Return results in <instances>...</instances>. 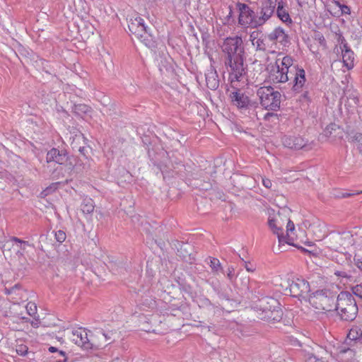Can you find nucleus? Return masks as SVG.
Wrapping results in <instances>:
<instances>
[{"label": "nucleus", "mask_w": 362, "mask_h": 362, "mask_svg": "<svg viewBox=\"0 0 362 362\" xmlns=\"http://www.w3.org/2000/svg\"><path fill=\"white\" fill-rule=\"evenodd\" d=\"M224 64L228 69L231 81H240L246 75L247 64L243 40L240 36L235 35L226 37L221 46Z\"/></svg>", "instance_id": "obj_1"}, {"label": "nucleus", "mask_w": 362, "mask_h": 362, "mask_svg": "<svg viewBox=\"0 0 362 362\" xmlns=\"http://www.w3.org/2000/svg\"><path fill=\"white\" fill-rule=\"evenodd\" d=\"M148 154L152 164L161 173L164 180L175 176L184 177L185 175L186 168L182 160L177 158L171 160L166 151L159 149L158 152H155L152 148L151 150L148 149Z\"/></svg>", "instance_id": "obj_2"}, {"label": "nucleus", "mask_w": 362, "mask_h": 362, "mask_svg": "<svg viewBox=\"0 0 362 362\" xmlns=\"http://www.w3.org/2000/svg\"><path fill=\"white\" fill-rule=\"evenodd\" d=\"M254 310L258 318L268 322H279L283 311L278 300L271 296H264L255 303Z\"/></svg>", "instance_id": "obj_3"}, {"label": "nucleus", "mask_w": 362, "mask_h": 362, "mask_svg": "<svg viewBox=\"0 0 362 362\" xmlns=\"http://www.w3.org/2000/svg\"><path fill=\"white\" fill-rule=\"evenodd\" d=\"M334 311L342 321L351 322L357 316L358 308L353 294L349 291H341L337 294Z\"/></svg>", "instance_id": "obj_4"}, {"label": "nucleus", "mask_w": 362, "mask_h": 362, "mask_svg": "<svg viewBox=\"0 0 362 362\" xmlns=\"http://www.w3.org/2000/svg\"><path fill=\"white\" fill-rule=\"evenodd\" d=\"M293 59L290 56H285L279 64V70L284 75H293L292 90L295 93H302L306 82L305 71L303 68L293 66Z\"/></svg>", "instance_id": "obj_5"}, {"label": "nucleus", "mask_w": 362, "mask_h": 362, "mask_svg": "<svg viewBox=\"0 0 362 362\" xmlns=\"http://www.w3.org/2000/svg\"><path fill=\"white\" fill-rule=\"evenodd\" d=\"M337 296L335 291L324 288L310 293L308 301L317 310L332 312L334 311Z\"/></svg>", "instance_id": "obj_6"}, {"label": "nucleus", "mask_w": 362, "mask_h": 362, "mask_svg": "<svg viewBox=\"0 0 362 362\" xmlns=\"http://www.w3.org/2000/svg\"><path fill=\"white\" fill-rule=\"evenodd\" d=\"M261 105L267 110L278 111L281 106V95L272 86L260 87L257 90Z\"/></svg>", "instance_id": "obj_7"}, {"label": "nucleus", "mask_w": 362, "mask_h": 362, "mask_svg": "<svg viewBox=\"0 0 362 362\" xmlns=\"http://www.w3.org/2000/svg\"><path fill=\"white\" fill-rule=\"evenodd\" d=\"M129 31L139 39L146 47H154L155 41L152 35L148 32V28L144 24V20L139 17L131 18L128 22Z\"/></svg>", "instance_id": "obj_8"}, {"label": "nucleus", "mask_w": 362, "mask_h": 362, "mask_svg": "<svg viewBox=\"0 0 362 362\" xmlns=\"http://www.w3.org/2000/svg\"><path fill=\"white\" fill-rule=\"evenodd\" d=\"M276 1L264 0L255 9L256 28L263 25L274 13Z\"/></svg>", "instance_id": "obj_9"}, {"label": "nucleus", "mask_w": 362, "mask_h": 362, "mask_svg": "<svg viewBox=\"0 0 362 362\" xmlns=\"http://www.w3.org/2000/svg\"><path fill=\"white\" fill-rule=\"evenodd\" d=\"M228 96L232 105L236 107L238 110H246L255 107V103L252 102L240 88H233Z\"/></svg>", "instance_id": "obj_10"}, {"label": "nucleus", "mask_w": 362, "mask_h": 362, "mask_svg": "<svg viewBox=\"0 0 362 362\" xmlns=\"http://www.w3.org/2000/svg\"><path fill=\"white\" fill-rule=\"evenodd\" d=\"M236 8L239 12L238 23L242 26L256 28L255 8L245 3L238 2Z\"/></svg>", "instance_id": "obj_11"}, {"label": "nucleus", "mask_w": 362, "mask_h": 362, "mask_svg": "<svg viewBox=\"0 0 362 362\" xmlns=\"http://www.w3.org/2000/svg\"><path fill=\"white\" fill-rule=\"evenodd\" d=\"M353 243V235L349 231L332 233L329 238V247L339 251L341 247L346 248Z\"/></svg>", "instance_id": "obj_12"}, {"label": "nucleus", "mask_w": 362, "mask_h": 362, "mask_svg": "<svg viewBox=\"0 0 362 362\" xmlns=\"http://www.w3.org/2000/svg\"><path fill=\"white\" fill-rule=\"evenodd\" d=\"M290 295L295 298L306 299L309 298L310 287L308 281L296 279L288 284Z\"/></svg>", "instance_id": "obj_13"}, {"label": "nucleus", "mask_w": 362, "mask_h": 362, "mask_svg": "<svg viewBox=\"0 0 362 362\" xmlns=\"http://www.w3.org/2000/svg\"><path fill=\"white\" fill-rule=\"evenodd\" d=\"M140 297L138 306L141 310H146L153 309L156 306V301L153 296V291L151 290L149 285L142 286L137 292Z\"/></svg>", "instance_id": "obj_14"}, {"label": "nucleus", "mask_w": 362, "mask_h": 362, "mask_svg": "<svg viewBox=\"0 0 362 362\" xmlns=\"http://www.w3.org/2000/svg\"><path fill=\"white\" fill-rule=\"evenodd\" d=\"M71 340L85 349H91L94 346L93 339L88 338L87 331L83 328L73 330Z\"/></svg>", "instance_id": "obj_15"}, {"label": "nucleus", "mask_w": 362, "mask_h": 362, "mask_svg": "<svg viewBox=\"0 0 362 362\" xmlns=\"http://www.w3.org/2000/svg\"><path fill=\"white\" fill-rule=\"evenodd\" d=\"M283 144L286 147L291 149H304L305 151L311 149L310 144H308V142L300 136H286L284 138Z\"/></svg>", "instance_id": "obj_16"}, {"label": "nucleus", "mask_w": 362, "mask_h": 362, "mask_svg": "<svg viewBox=\"0 0 362 362\" xmlns=\"http://www.w3.org/2000/svg\"><path fill=\"white\" fill-rule=\"evenodd\" d=\"M268 225L273 233L277 235L279 247H281V245H284V243H286L289 245H295L293 243V239L291 238L290 235H284L283 228L281 226H278L276 219L269 217L268 220Z\"/></svg>", "instance_id": "obj_17"}, {"label": "nucleus", "mask_w": 362, "mask_h": 362, "mask_svg": "<svg viewBox=\"0 0 362 362\" xmlns=\"http://www.w3.org/2000/svg\"><path fill=\"white\" fill-rule=\"evenodd\" d=\"M68 158V153L66 150H59L57 148H51L46 156L47 163L54 162L59 165H64L67 162Z\"/></svg>", "instance_id": "obj_18"}, {"label": "nucleus", "mask_w": 362, "mask_h": 362, "mask_svg": "<svg viewBox=\"0 0 362 362\" xmlns=\"http://www.w3.org/2000/svg\"><path fill=\"white\" fill-rule=\"evenodd\" d=\"M361 339L362 329L359 326L354 325L350 329L347 334L345 344L350 346H355L358 343L361 344Z\"/></svg>", "instance_id": "obj_19"}, {"label": "nucleus", "mask_w": 362, "mask_h": 362, "mask_svg": "<svg viewBox=\"0 0 362 362\" xmlns=\"http://www.w3.org/2000/svg\"><path fill=\"white\" fill-rule=\"evenodd\" d=\"M206 86L212 90H216L219 86L218 76L216 69L211 66L207 73L205 74Z\"/></svg>", "instance_id": "obj_20"}, {"label": "nucleus", "mask_w": 362, "mask_h": 362, "mask_svg": "<svg viewBox=\"0 0 362 362\" xmlns=\"http://www.w3.org/2000/svg\"><path fill=\"white\" fill-rule=\"evenodd\" d=\"M354 346L342 347L337 354V360L339 362H354L355 350Z\"/></svg>", "instance_id": "obj_21"}, {"label": "nucleus", "mask_w": 362, "mask_h": 362, "mask_svg": "<svg viewBox=\"0 0 362 362\" xmlns=\"http://www.w3.org/2000/svg\"><path fill=\"white\" fill-rule=\"evenodd\" d=\"M93 109L91 107L83 103L74 104L72 107L73 113L81 118H84L86 116L90 115Z\"/></svg>", "instance_id": "obj_22"}, {"label": "nucleus", "mask_w": 362, "mask_h": 362, "mask_svg": "<svg viewBox=\"0 0 362 362\" xmlns=\"http://www.w3.org/2000/svg\"><path fill=\"white\" fill-rule=\"evenodd\" d=\"M279 59H277L275 62L276 66V71L270 75V78L274 83H286L291 78L289 76H286V74L284 75V74H282L279 70Z\"/></svg>", "instance_id": "obj_23"}, {"label": "nucleus", "mask_w": 362, "mask_h": 362, "mask_svg": "<svg viewBox=\"0 0 362 362\" xmlns=\"http://www.w3.org/2000/svg\"><path fill=\"white\" fill-rule=\"evenodd\" d=\"M85 140L86 138L83 136V134H81L78 136L76 135V137L74 139L73 141L71 142V145L73 149L77 148L82 156L87 158L88 149L90 148L89 146H78V144H80V141H85Z\"/></svg>", "instance_id": "obj_24"}, {"label": "nucleus", "mask_w": 362, "mask_h": 362, "mask_svg": "<svg viewBox=\"0 0 362 362\" xmlns=\"http://www.w3.org/2000/svg\"><path fill=\"white\" fill-rule=\"evenodd\" d=\"M342 54L344 66L350 70L354 66V53L351 49H346Z\"/></svg>", "instance_id": "obj_25"}, {"label": "nucleus", "mask_w": 362, "mask_h": 362, "mask_svg": "<svg viewBox=\"0 0 362 362\" xmlns=\"http://www.w3.org/2000/svg\"><path fill=\"white\" fill-rule=\"evenodd\" d=\"M206 261L215 275L224 273L221 264L217 258L209 257Z\"/></svg>", "instance_id": "obj_26"}, {"label": "nucleus", "mask_w": 362, "mask_h": 362, "mask_svg": "<svg viewBox=\"0 0 362 362\" xmlns=\"http://www.w3.org/2000/svg\"><path fill=\"white\" fill-rule=\"evenodd\" d=\"M257 51L265 52L269 46L267 35L262 33L252 45Z\"/></svg>", "instance_id": "obj_27"}, {"label": "nucleus", "mask_w": 362, "mask_h": 362, "mask_svg": "<svg viewBox=\"0 0 362 362\" xmlns=\"http://www.w3.org/2000/svg\"><path fill=\"white\" fill-rule=\"evenodd\" d=\"M310 347L307 346L306 348L302 349L299 351L300 355L303 357L305 362H322L310 351Z\"/></svg>", "instance_id": "obj_28"}, {"label": "nucleus", "mask_w": 362, "mask_h": 362, "mask_svg": "<svg viewBox=\"0 0 362 362\" xmlns=\"http://www.w3.org/2000/svg\"><path fill=\"white\" fill-rule=\"evenodd\" d=\"M95 206L92 199H85L81 204V211L85 214H90L93 212Z\"/></svg>", "instance_id": "obj_29"}, {"label": "nucleus", "mask_w": 362, "mask_h": 362, "mask_svg": "<svg viewBox=\"0 0 362 362\" xmlns=\"http://www.w3.org/2000/svg\"><path fill=\"white\" fill-rule=\"evenodd\" d=\"M252 292L258 298V300L264 296H268L266 293L265 286L255 284V286H251Z\"/></svg>", "instance_id": "obj_30"}, {"label": "nucleus", "mask_w": 362, "mask_h": 362, "mask_svg": "<svg viewBox=\"0 0 362 362\" xmlns=\"http://www.w3.org/2000/svg\"><path fill=\"white\" fill-rule=\"evenodd\" d=\"M281 27L276 28L272 32L267 35L269 41L276 43L278 42Z\"/></svg>", "instance_id": "obj_31"}, {"label": "nucleus", "mask_w": 362, "mask_h": 362, "mask_svg": "<svg viewBox=\"0 0 362 362\" xmlns=\"http://www.w3.org/2000/svg\"><path fill=\"white\" fill-rule=\"evenodd\" d=\"M277 42H279L283 46H286L289 43L288 35L285 33L282 28H281Z\"/></svg>", "instance_id": "obj_32"}, {"label": "nucleus", "mask_w": 362, "mask_h": 362, "mask_svg": "<svg viewBox=\"0 0 362 362\" xmlns=\"http://www.w3.org/2000/svg\"><path fill=\"white\" fill-rule=\"evenodd\" d=\"M339 129V127L337 124L334 123H331L329 125H327L325 129L324 130V134L327 137H331L333 132H336L337 130Z\"/></svg>", "instance_id": "obj_33"}, {"label": "nucleus", "mask_w": 362, "mask_h": 362, "mask_svg": "<svg viewBox=\"0 0 362 362\" xmlns=\"http://www.w3.org/2000/svg\"><path fill=\"white\" fill-rule=\"evenodd\" d=\"M352 141L356 144L357 149L362 155V134L356 133L352 139Z\"/></svg>", "instance_id": "obj_34"}, {"label": "nucleus", "mask_w": 362, "mask_h": 362, "mask_svg": "<svg viewBox=\"0 0 362 362\" xmlns=\"http://www.w3.org/2000/svg\"><path fill=\"white\" fill-rule=\"evenodd\" d=\"M334 275L339 278L351 279L352 278V275L350 272H346L345 270H335L334 272Z\"/></svg>", "instance_id": "obj_35"}, {"label": "nucleus", "mask_w": 362, "mask_h": 362, "mask_svg": "<svg viewBox=\"0 0 362 362\" xmlns=\"http://www.w3.org/2000/svg\"><path fill=\"white\" fill-rule=\"evenodd\" d=\"M351 291L354 295L362 300V283L352 286Z\"/></svg>", "instance_id": "obj_36"}, {"label": "nucleus", "mask_w": 362, "mask_h": 362, "mask_svg": "<svg viewBox=\"0 0 362 362\" xmlns=\"http://www.w3.org/2000/svg\"><path fill=\"white\" fill-rule=\"evenodd\" d=\"M56 240L59 243H62L66 238V233L62 230H59L54 233Z\"/></svg>", "instance_id": "obj_37"}, {"label": "nucleus", "mask_w": 362, "mask_h": 362, "mask_svg": "<svg viewBox=\"0 0 362 362\" xmlns=\"http://www.w3.org/2000/svg\"><path fill=\"white\" fill-rule=\"evenodd\" d=\"M26 310L29 315L33 316L37 312V306L35 303L29 302L26 305Z\"/></svg>", "instance_id": "obj_38"}, {"label": "nucleus", "mask_w": 362, "mask_h": 362, "mask_svg": "<svg viewBox=\"0 0 362 362\" xmlns=\"http://www.w3.org/2000/svg\"><path fill=\"white\" fill-rule=\"evenodd\" d=\"M28 350V348L26 345L19 344L16 346V351L18 355L24 356L27 354Z\"/></svg>", "instance_id": "obj_39"}, {"label": "nucleus", "mask_w": 362, "mask_h": 362, "mask_svg": "<svg viewBox=\"0 0 362 362\" xmlns=\"http://www.w3.org/2000/svg\"><path fill=\"white\" fill-rule=\"evenodd\" d=\"M279 115L277 113L274 112H267L264 116V119L265 121H272L274 122V120H279Z\"/></svg>", "instance_id": "obj_40"}, {"label": "nucleus", "mask_w": 362, "mask_h": 362, "mask_svg": "<svg viewBox=\"0 0 362 362\" xmlns=\"http://www.w3.org/2000/svg\"><path fill=\"white\" fill-rule=\"evenodd\" d=\"M315 40H317L322 47H323L324 48H326V47H327L326 40L322 33H316L315 35Z\"/></svg>", "instance_id": "obj_41"}, {"label": "nucleus", "mask_w": 362, "mask_h": 362, "mask_svg": "<svg viewBox=\"0 0 362 362\" xmlns=\"http://www.w3.org/2000/svg\"><path fill=\"white\" fill-rule=\"evenodd\" d=\"M226 276L228 280L233 283L234 280L236 279L235 274V269L233 267H229L226 272Z\"/></svg>", "instance_id": "obj_42"}, {"label": "nucleus", "mask_w": 362, "mask_h": 362, "mask_svg": "<svg viewBox=\"0 0 362 362\" xmlns=\"http://www.w3.org/2000/svg\"><path fill=\"white\" fill-rule=\"evenodd\" d=\"M262 33V32L259 31V30H255V31H252L250 33V40L251 41L252 45H253L255 41L257 40L258 39V37H259V35Z\"/></svg>", "instance_id": "obj_43"}, {"label": "nucleus", "mask_w": 362, "mask_h": 362, "mask_svg": "<svg viewBox=\"0 0 362 362\" xmlns=\"http://www.w3.org/2000/svg\"><path fill=\"white\" fill-rule=\"evenodd\" d=\"M362 194V191H355L353 192H343L340 195H338L337 197L339 198H348L350 197H352L354 195L360 194Z\"/></svg>", "instance_id": "obj_44"}, {"label": "nucleus", "mask_w": 362, "mask_h": 362, "mask_svg": "<svg viewBox=\"0 0 362 362\" xmlns=\"http://www.w3.org/2000/svg\"><path fill=\"white\" fill-rule=\"evenodd\" d=\"M334 39L339 44L344 43V42L346 40L342 35V33L339 30H338L337 32H335Z\"/></svg>", "instance_id": "obj_45"}, {"label": "nucleus", "mask_w": 362, "mask_h": 362, "mask_svg": "<svg viewBox=\"0 0 362 362\" xmlns=\"http://www.w3.org/2000/svg\"><path fill=\"white\" fill-rule=\"evenodd\" d=\"M242 261L244 262V267L249 272H253L255 270V267L252 265L250 262L245 261L242 259Z\"/></svg>", "instance_id": "obj_46"}, {"label": "nucleus", "mask_w": 362, "mask_h": 362, "mask_svg": "<svg viewBox=\"0 0 362 362\" xmlns=\"http://www.w3.org/2000/svg\"><path fill=\"white\" fill-rule=\"evenodd\" d=\"M59 354L60 356H62L64 357L63 360H57L55 362H83L80 360H78V359H75V360H71V361H69L67 359L66 357H65V353L62 351H59Z\"/></svg>", "instance_id": "obj_47"}, {"label": "nucleus", "mask_w": 362, "mask_h": 362, "mask_svg": "<svg viewBox=\"0 0 362 362\" xmlns=\"http://www.w3.org/2000/svg\"><path fill=\"white\" fill-rule=\"evenodd\" d=\"M337 6L341 9V12L342 14H350L351 8L349 6L344 5V4H341V3H340L339 6Z\"/></svg>", "instance_id": "obj_48"}, {"label": "nucleus", "mask_w": 362, "mask_h": 362, "mask_svg": "<svg viewBox=\"0 0 362 362\" xmlns=\"http://www.w3.org/2000/svg\"><path fill=\"white\" fill-rule=\"evenodd\" d=\"M295 230V226L292 221L288 220L286 226V235H289V232H293Z\"/></svg>", "instance_id": "obj_49"}, {"label": "nucleus", "mask_w": 362, "mask_h": 362, "mask_svg": "<svg viewBox=\"0 0 362 362\" xmlns=\"http://www.w3.org/2000/svg\"><path fill=\"white\" fill-rule=\"evenodd\" d=\"M262 184L266 188H271L272 183V181L269 179L267 178H262Z\"/></svg>", "instance_id": "obj_50"}, {"label": "nucleus", "mask_w": 362, "mask_h": 362, "mask_svg": "<svg viewBox=\"0 0 362 362\" xmlns=\"http://www.w3.org/2000/svg\"><path fill=\"white\" fill-rule=\"evenodd\" d=\"M354 262L356 265L361 270H362V257H354Z\"/></svg>", "instance_id": "obj_51"}, {"label": "nucleus", "mask_w": 362, "mask_h": 362, "mask_svg": "<svg viewBox=\"0 0 362 362\" xmlns=\"http://www.w3.org/2000/svg\"><path fill=\"white\" fill-rule=\"evenodd\" d=\"M249 281H250V279H249L248 276L244 277L242 279V286H243V288H249Z\"/></svg>", "instance_id": "obj_52"}, {"label": "nucleus", "mask_w": 362, "mask_h": 362, "mask_svg": "<svg viewBox=\"0 0 362 362\" xmlns=\"http://www.w3.org/2000/svg\"><path fill=\"white\" fill-rule=\"evenodd\" d=\"M11 241L15 242V243H19L21 245L23 244L24 245H29L28 241L23 240H21V239H20V238H18L17 237H12L11 238Z\"/></svg>", "instance_id": "obj_53"}, {"label": "nucleus", "mask_w": 362, "mask_h": 362, "mask_svg": "<svg viewBox=\"0 0 362 362\" xmlns=\"http://www.w3.org/2000/svg\"><path fill=\"white\" fill-rule=\"evenodd\" d=\"M304 87H305V86ZM304 90H305V88H303V90L302 91L303 93H302L300 98L306 100L307 101H310V96H309V91Z\"/></svg>", "instance_id": "obj_54"}, {"label": "nucleus", "mask_w": 362, "mask_h": 362, "mask_svg": "<svg viewBox=\"0 0 362 362\" xmlns=\"http://www.w3.org/2000/svg\"><path fill=\"white\" fill-rule=\"evenodd\" d=\"M165 62H166L167 64L166 65H165V64L160 65V70L161 71H163V68L162 67H164L166 71L172 69L171 63L170 62H168L166 60H165Z\"/></svg>", "instance_id": "obj_55"}, {"label": "nucleus", "mask_w": 362, "mask_h": 362, "mask_svg": "<svg viewBox=\"0 0 362 362\" xmlns=\"http://www.w3.org/2000/svg\"><path fill=\"white\" fill-rule=\"evenodd\" d=\"M340 49L341 51V53L344 52L346 49H351L350 47L348 46V44L346 40L344 42V43L340 44Z\"/></svg>", "instance_id": "obj_56"}, {"label": "nucleus", "mask_w": 362, "mask_h": 362, "mask_svg": "<svg viewBox=\"0 0 362 362\" xmlns=\"http://www.w3.org/2000/svg\"><path fill=\"white\" fill-rule=\"evenodd\" d=\"M311 1L312 0H297L298 5L301 7H303L305 5H308L310 1Z\"/></svg>", "instance_id": "obj_57"}, {"label": "nucleus", "mask_w": 362, "mask_h": 362, "mask_svg": "<svg viewBox=\"0 0 362 362\" xmlns=\"http://www.w3.org/2000/svg\"><path fill=\"white\" fill-rule=\"evenodd\" d=\"M15 291L13 290V288H4V293L6 295H11Z\"/></svg>", "instance_id": "obj_58"}, {"label": "nucleus", "mask_w": 362, "mask_h": 362, "mask_svg": "<svg viewBox=\"0 0 362 362\" xmlns=\"http://www.w3.org/2000/svg\"><path fill=\"white\" fill-rule=\"evenodd\" d=\"M202 304H203V305H205V306H211V307H213V305L211 304V301L209 299H207V298H204L202 300Z\"/></svg>", "instance_id": "obj_59"}, {"label": "nucleus", "mask_w": 362, "mask_h": 362, "mask_svg": "<svg viewBox=\"0 0 362 362\" xmlns=\"http://www.w3.org/2000/svg\"><path fill=\"white\" fill-rule=\"evenodd\" d=\"M40 61H41V64H42V65L43 66V69H44V71H45L46 73H47V74H51V72H50L48 69H45V64H47V61H45V60H44V59H41Z\"/></svg>", "instance_id": "obj_60"}, {"label": "nucleus", "mask_w": 362, "mask_h": 362, "mask_svg": "<svg viewBox=\"0 0 362 362\" xmlns=\"http://www.w3.org/2000/svg\"><path fill=\"white\" fill-rule=\"evenodd\" d=\"M49 351L52 353H54V352H58V350L56 347H54V346H50L49 347Z\"/></svg>", "instance_id": "obj_61"}, {"label": "nucleus", "mask_w": 362, "mask_h": 362, "mask_svg": "<svg viewBox=\"0 0 362 362\" xmlns=\"http://www.w3.org/2000/svg\"><path fill=\"white\" fill-rule=\"evenodd\" d=\"M103 336L105 338L106 341L110 339V337H109L107 334L103 333L102 331L100 332Z\"/></svg>", "instance_id": "obj_62"}, {"label": "nucleus", "mask_w": 362, "mask_h": 362, "mask_svg": "<svg viewBox=\"0 0 362 362\" xmlns=\"http://www.w3.org/2000/svg\"><path fill=\"white\" fill-rule=\"evenodd\" d=\"M20 284H17L16 285H14L13 286H12V288H13V290L16 291V289H19L20 288Z\"/></svg>", "instance_id": "obj_63"}, {"label": "nucleus", "mask_w": 362, "mask_h": 362, "mask_svg": "<svg viewBox=\"0 0 362 362\" xmlns=\"http://www.w3.org/2000/svg\"><path fill=\"white\" fill-rule=\"evenodd\" d=\"M332 2L336 5V6H339L340 5V2L339 1V0H332Z\"/></svg>", "instance_id": "obj_64"}]
</instances>
